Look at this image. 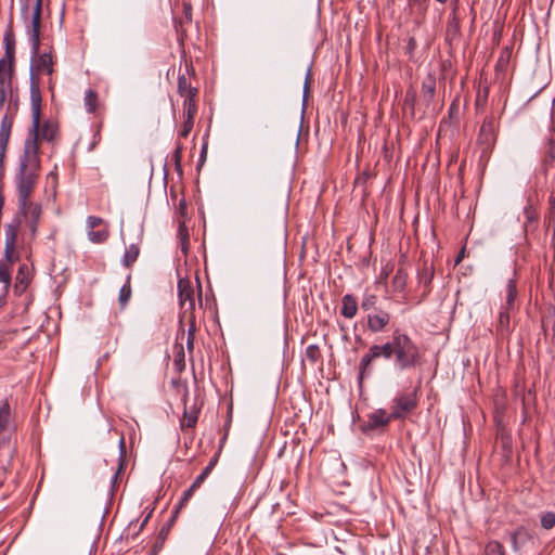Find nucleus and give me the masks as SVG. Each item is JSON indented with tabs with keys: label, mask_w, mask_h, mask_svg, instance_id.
Masks as SVG:
<instances>
[{
	"label": "nucleus",
	"mask_w": 555,
	"mask_h": 555,
	"mask_svg": "<svg viewBox=\"0 0 555 555\" xmlns=\"http://www.w3.org/2000/svg\"><path fill=\"white\" fill-rule=\"evenodd\" d=\"M163 541H164L163 539H162V541H159V540L156 541V543L152 547L151 555H157L159 550L163 547Z\"/></svg>",
	"instance_id": "51"
},
{
	"label": "nucleus",
	"mask_w": 555,
	"mask_h": 555,
	"mask_svg": "<svg viewBox=\"0 0 555 555\" xmlns=\"http://www.w3.org/2000/svg\"><path fill=\"white\" fill-rule=\"evenodd\" d=\"M185 109V113H184V116H188V117H191V118H194L196 113H197V105L194 104V105H191V106H188V107H184Z\"/></svg>",
	"instance_id": "49"
},
{
	"label": "nucleus",
	"mask_w": 555,
	"mask_h": 555,
	"mask_svg": "<svg viewBox=\"0 0 555 555\" xmlns=\"http://www.w3.org/2000/svg\"><path fill=\"white\" fill-rule=\"evenodd\" d=\"M524 215L526 218V224L538 221L539 214L533 204L530 202V199L528 201V204L524 208Z\"/></svg>",
	"instance_id": "35"
},
{
	"label": "nucleus",
	"mask_w": 555,
	"mask_h": 555,
	"mask_svg": "<svg viewBox=\"0 0 555 555\" xmlns=\"http://www.w3.org/2000/svg\"><path fill=\"white\" fill-rule=\"evenodd\" d=\"M415 101H416L415 91L408 90L406 94H405V99H404V106L406 108H410L412 113L414 112Z\"/></svg>",
	"instance_id": "42"
},
{
	"label": "nucleus",
	"mask_w": 555,
	"mask_h": 555,
	"mask_svg": "<svg viewBox=\"0 0 555 555\" xmlns=\"http://www.w3.org/2000/svg\"><path fill=\"white\" fill-rule=\"evenodd\" d=\"M178 93L180 96L191 94V93H198L197 88L192 87L189 79L185 77L184 74H179L178 76Z\"/></svg>",
	"instance_id": "25"
},
{
	"label": "nucleus",
	"mask_w": 555,
	"mask_h": 555,
	"mask_svg": "<svg viewBox=\"0 0 555 555\" xmlns=\"http://www.w3.org/2000/svg\"><path fill=\"white\" fill-rule=\"evenodd\" d=\"M103 220L100 217L90 216L87 219L88 227L93 230L94 228L99 227Z\"/></svg>",
	"instance_id": "47"
},
{
	"label": "nucleus",
	"mask_w": 555,
	"mask_h": 555,
	"mask_svg": "<svg viewBox=\"0 0 555 555\" xmlns=\"http://www.w3.org/2000/svg\"><path fill=\"white\" fill-rule=\"evenodd\" d=\"M57 135V126L53 122L47 120L42 125L39 122L38 135L36 139V147H37V160H38V170L40 169V159H39V146L38 140H46L48 142H52Z\"/></svg>",
	"instance_id": "14"
},
{
	"label": "nucleus",
	"mask_w": 555,
	"mask_h": 555,
	"mask_svg": "<svg viewBox=\"0 0 555 555\" xmlns=\"http://www.w3.org/2000/svg\"><path fill=\"white\" fill-rule=\"evenodd\" d=\"M5 152H7V147H3L2 145H0V163L3 162V158L5 156Z\"/></svg>",
	"instance_id": "62"
},
{
	"label": "nucleus",
	"mask_w": 555,
	"mask_h": 555,
	"mask_svg": "<svg viewBox=\"0 0 555 555\" xmlns=\"http://www.w3.org/2000/svg\"><path fill=\"white\" fill-rule=\"evenodd\" d=\"M406 281H408L406 271L402 268H399L396 271V273L391 280L392 291L395 293H402L405 289Z\"/></svg>",
	"instance_id": "21"
},
{
	"label": "nucleus",
	"mask_w": 555,
	"mask_h": 555,
	"mask_svg": "<svg viewBox=\"0 0 555 555\" xmlns=\"http://www.w3.org/2000/svg\"><path fill=\"white\" fill-rule=\"evenodd\" d=\"M53 57L51 53H31L30 75H29V93H30V107H31V127L28 132V138L25 140L24 145L34 143L36 145V139L39 130V118H41V90H40V75L47 74L51 76L53 74Z\"/></svg>",
	"instance_id": "3"
},
{
	"label": "nucleus",
	"mask_w": 555,
	"mask_h": 555,
	"mask_svg": "<svg viewBox=\"0 0 555 555\" xmlns=\"http://www.w3.org/2000/svg\"><path fill=\"white\" fill-rule=\"evenodd\" d=\"M390 321V314L387 311L379 310L377 313L367 315V328L372 333H380Z\"/></svg>",
	"instance_id": "15"
},
{
	"label": "nucleus",
	"mask_w": 555,
	"mask_h": 555,
	"mask_svg": "<svg viewBox=\"0 0 555 555\" xmlns=\"http://www.w3.org/2000/svg\"><path fill=\"white\" fill-rule=\"evenodd\" d=\"M198 420V411L193 408L192 410L184 409L183 418L181 420L182 428H193Z\"/></svg>",
	"instance_id": "26"
},
{
	"label": "nucleus",
	"mask_w": 555,
	"mask_h": 555,
	"mask_svg": "<svg viewBox=\"0 0 555 555\" xmlns=\"http://www.w3.org/2000/svg\"><path fill=\"white\" fill-rule=\"evenodd\" d=\"M370 178V173L367 171H364L362 175H360L357 179V183H365L366 180Z\"/></svg>",
	"instance_id": "54"
},
{
	"label": "nucleus",
	"mask_w": 555,
	"mask_h": 555,
	"mask_svg": "<svg viewBox=\"0 0 555 555\" xmlns=\"http://www.w3.org/2000/svg\"><path fill=\"white\" fill-rule=\"evenodd\" d=\"M196 489H198V487L192 483L190 488L183 492L178 505L175 507V516H177L181 508H183L186 505V503L193 496V493Z\"/></svg>",
	"instance_id": "31"
},
{
	"label": "nucleus",
	"mask_w": 555,
	"mask_h": 555,
	"mask_svg": "<svg viewBox=\"0 0 555 555\" xmlns=\"http://www.w3.org/2000/svg\"><path fill=\"white\" fill-rule=\"evenodd\" d=\"M182 145L180 143L177 144L175 151H173V154H172V158H173V162H175V166H176V170L182 175V167H181V158H182Z\"/></svg>",
	"instance_id": "39"
},
{
	"label": "nucleus",
	"mask_w": 555,
	"mask_h": 555,
	"mask_svg": "<svg viewBox=\"0 0 555 555\" xmlns=\"http://www.w3.org/2000/svg\"><path fill=\"white\" fill-rule=\"evenodd\" d=\"M417 279L418 283L424 286V296H426L431 289L430 284L434 279V267L433 264H429L427 260H424L422 266L418 268Z\"/></svg>",
	"instance_id": "16"
},
{
	"label": "nucleus",
	"mask_w": 555,
	"mask_h": 555,
	"mask_svg": "<svg viewBox=\"0 0 555 555\" xmlns=\"http://www.w3.org/2000/svg\"><path fill=\"white\" fill-rule=\"evenodd\" d=\"M459 109V106L455 102H453L451 105H450V108H449V113L450 115H452L454 113V111H457Z\"/></svg>",
	"instance_id": "63"
},
{
	"label": "nucleus",
	"mask_w": 555,
	"mask_h": 555,
	"mask_svg": "<svg viewBox=\"0 0 555 555\" xmlns=\"http://www.w3.org/2000/svg\"><path fill=\"white\" fill-rule=\"evenodd\" d=\"M417 402L416 390L398 395L392 400L390 417H393V420H404L417 406Z\"/></svg>",
	"instance_id": "6"
},
{
	"label": "nucleus",
	"mask_w": 555,
	"mask_h": 555,
	"mask_svg": "<svg viewBox=\"0 0 555 555\" xmlns=\"http://www.w3.org/2000/svg\"><path fill=\"white\" fill-rule=\"evenodd\" d=\"M319 352V348L315 345H310L306 349L307 358L312 362L317 361V353Z\"/></svg>",
	"instance_id": "44"
},
{
	"label": "nucleus",
	"mask_w": 555,
	"mask_h": 555,
	"mask_svg": "<svg viewBox=\"0 0 555 555\" xmlns=\"http://www.w3.org/2000/svg\"><path fill=\"white\" fill-rule=\"evenodd\" d=\"M196 95H197V93H191V94L183 95L182 96L184 99L183 107H188V106L196 104V101H195Z\"/></svg>",
	"instance_id": "48"
},
{
	"label": "nucleus",
	"mask_w": 555,
	"mask_h": 555,
	"mask_svg": "<svg viewBox=\"0 0 555 555\" xmlns=\"http://www.w3.org/2000/svg\"><path fill=\"white\" fill-rule=\"evenodd\" d=\"M119 449H120V461H119V465H118V468L117 470L115 472V474L113 475L112 477V488L114 489L116 483H117V480H118V477H119V474L124 470L125 468V461H124V454H125V439L124 437L120 438L119 440Z\"/></svg>",
	"instance_id": "32"
},
{
	"label": "nucleus",
	"mask_w": 555,
	"mask_h": 555,
	"mask_svg": "<svg viewBox=\"0 0 555 555\" xmlns=\"http://www.w3.org/2000/svg\"><path fill=\"white\" fill-rule=\"evenodd\" d=\"M464 248L460 251V254L457 255L456 259H455V263H460L463 259V256H464Z\"/></svg>",
	"instance_id": "64"
},
{
	"label": "nucleus",
	"mask_w": 555,
	"mask_h": 555,
	"mask_svg": "<svg viewBox=\"0 0 555 555\" xmlns=\"http://www.w3.org/2000/svg\"><path fill=\"white\" fill-rule=\"evenodd\" d=\"M98 93L96 91L89 89L85 95V107L88 113H94L98 107Z\"/></svg>",
	"instance_id": "27"
},
{
	"label": "nucleus",
	"mask_w": 555,
	"mask_h": 555,
	"mask_svg": "<svg viewBox=\"0 0 555 555\" xmlns=\"http://www.w3.org/2000/svg\"><path fill=\"white\" fill-rule=\"evenodd\" d=\"M377 296L373 293H370L367 289L364 292L362 300H361V308L364 311H367L375 307L377 302Z\"/></svg>",
	"instance_id": "34"
},
{
	"label": "nucleus",
	"mask_w": 555,
	"mask_h": 555,
	"mask_svg": "<svg viewBox=\"0 0 555 555\" xmlns=\"http://www.w3.org/2000/svg\"><path fill=\"white\" fill-rule=\"evenodd\" d=\"M217 462H218V455L216 454V455H214V456L210 459V461H209V463L207 464V466H206V467H207L209 470H211V472H212V469L215 468V466H216Z\"/></svg>",
	"instance_id": "56"
},
{
	"label": "nucleus",
	"mask_w": 555,
	"mask_h": 555,
	"mask_svg": "<svg viewBox=\"0 0 555 555\" xmlns=\"http://www.w3.org/2000/svg\"><path fill=\"white\" fill-rule=\"evenodd\" d=\"M130 279L131 276L128 275L127 282L121 286L119 291L118 301L121 308H125L131 297L132 289L130 285Z\"/></svg>",
	"instance_id": "29"
},
{
	"label": "nucleus",
	"mask_w": 555,
	"mask_h": 555,
	"mask_svg": "<svg viewBox=\"0 0 555 555\" xmlns=\"http://www.w3.org/2000/svg\"><path fill=\"white\" fill-rule=\"evenodd\" d=\"M206 155H207V144L205 143L203 146H202V150H201V154H199V159H198V165H197V168H199L205 159H206Z\"/></svg>",
	"instance_id": "50"
},
{
	"label": "nucleus",
	"mask_w": 555,
	"mask_h": 555,
	"mask_svg": "<svg viewBox=\"0 0 555 555\" xmlns=\"http://www.w3.org/2000/svg\"><path fill=\"white\" fill-rule=\"evenodd\" d=\"M89 240L93 243H103L108 237V232L106 230H90L88 233Z\"/></svg>",
	"instance_id": "37"
},
{
	"label": "nucleus",
	"mask_w": 555,
	"mask_h": 555,
	"mask_svg": "<svg viewBox=\"0 0 555 555\" xmlns=\"http://www.w3.org/2000/svg\"><path fill=\"white\" fill-rule=\"evenodd\" d=\"M178 234L182 241V250L185 251V249H186L185 244L188 241V231L183 224L179 225Z\"/></svg>",
	"instance_id": "45"
},
{
	"label": "nucleus",
	"mask_w": 555,
	"mask_h": 555,
	"mask_svg": "<svg viewBox=\"0 0 555 555\" xmlns=\"http://www.w3.org/2000/svg\"><path fill=\"white\" fill-rule=\"evenodd\" d=\"M415 47H416V40L413 37H411L408 42L409 52L411 53L415 49Z\"/></svg>",
	"instance_id": "59"
},
{
	"label": "nucleus",
	"mask_w": 555,
	"mask_h": 555,
	"mask_svg": "<svg viewBox=\"0 0 555 555\" xmlns=\"http://www.w3.org/2000/svg\"><path fill=\"white\" fill-rule=\"evenodd\" d=\"M140 255V248L137 244H130L125 251L122 257V264L127 268L131 267L138 259Z\"/></svg>",
	"instance_id": "24"
},
{
	"label": "nucleus",
	"mask_w": 555,
	"mask_h": 555,
	"mask_svg": "<svg viewBox=\"0 0 555 555\" xmlns=\"http://www.w3.org/2000/svg\"><path fill=\"white\" fill-rule=\"evenodd\" d=\"M41 13L42 0H22L21 16L26 23L33 54L40 48Z\"/></svg>",
	"instance_id": "4"
},
{
	"label": "nucleus",
	"mask_w": 555,
	"mask_h": 555,
	"mask_svg": "<svg viewBox=\"0 0 555 555\" xmlns=\"http://www.w3.org/2000/svg\"><path fill=\"white\" fill-rule=\"evenodd\" d=\"M11 262H8L5 259L4 260H0V283L2 284V292L4 294L8 293L10 286H11V281H12V275H11Z\"/></svg>",
	"instance_id": "20"
},
{
	"label": "nucleus",
	"mask_w": 555,
	"mask_h": 555,
	"mask_svg": "<svg viewBox=\"0 0 555 555\" xmlns=\"http://www.w3.org/2000/svg\"><path fill=\"white\" fill-rule=\"evenodd\" d=\"M4 56L0 61L4 62V66L14 70L15 65V36L10 26L3 34Z\"/></svg>",
	"instance_id": "10"
},
{
	"label": "nucleus",
	"mask_w": 555,
	"mask_h": 555,
	"mask_svg": "<svg viewBox=\"0 0 555 555\" xmlns=\"http://www.w3.org/2000/svg\"><path fill=\"white\" fill-rule=\"evenodd\" d=\"M178 298L181 308L188 305L189 310H193L195 307L194 289L189 279L181 278L178 281Z\"/></svg>",
	"instance_id": "9"
},
{
	"label": "nucleus",
	"mask_w": 555,
	"mask_h": 555,
	"mask_svg": "<svg viewBox=\"0 0 555 555\" xmlns=\"http://www.w3.org/2000/svg\"><path fill=\"white\" fill-rule=\"evenodd\" d=\"M193 126H194V118L184 116L183 126H182V129L179 131V135L182 138H186L190 134Z\"/></svg>",
	"instance_id": "40"
},
{
	"label": "nucleus",
	"mask_w": 555,
	"mask_h": 555,
	"mask_svg": "<svg viewBox=\"0 0 555 555\" xmlns=\"http://www.w3.org/2000/svg\"><path fill=\"white\" fill-rule=\"evenodd\" d=\"M21 224V219L15 217L4 228V259L11 263H14L20 259V254L17 251V237Z\"/></svg>",
	"instance_id": "5"
},
{
	"label": "nucleus",
	"mask_w": 555,
	"mask_h": 555,
	"mask_svg": "<svg viewBox=\"0 0 555 555\" xmlns=\"http://www.w3.org/2000/svg\"><path fill=\"white\" fill-rule=\"evenodd\" d=\"M152 512H153V511H151V512H150V513L144 517V519L142 520V522H141V525H140V530H142V529H143V527L149 522V520H150V518H151V516H152Z\"/></svg>",
	"instance_id": "61"
},
{
	"label": "nucleus",
	"mask_w": 555,
	"mask_h": 555,
	"mask_svg": "<svg viewBox=\"0 0 555 555\" xmlns=\"http://www.w3.org/2000/svg\"><path fill=\"white\" fill-rule=\"evenodd\" d=\"M184 357H185V354H184L183 347H182V345H180L179 350L175 356V366L177 367L178 371L183 370L185 366Z\"/></svg>",
	"instance_id": "41"
},
{
	"label": "nucleus",
	"mask_w": 555,
	"mask_h": 555,
	"mask_svg": "<svg viewBox=\"0 0 555 555\" xmlns=\"http://www.w3.org/2000/svg\"><path fill=\"white\" fill-rule=\"evenodd\" d=\"M548 203L551 211L555 214V192H552Z\"/></svg>",
	"instance_id": "57"
},
{
	"label": "nucleus",
	"mask_w": 555,
	"mask_h": 555,
	"mask_svg": "<svg viewBox=\"0 0 555 555\" xmlns=\"http://www.w3.org/2000/svg\"><path fill=\"white\" fill-rule=\"evenodd\" d=\"M379 358L393 360L395 367L399 371L415 369L421 365L423 353L418 345L405 333L395 330L391 339L383 345H372L359 362L358 380H362L372 374L373 362Z\"/></svg>",
	"instance_id": "1"
},
{
	"label": "nucleus",
	"mask_w": 555,
	"mask_h": 555,
	"mask_svg": "<svg viewBox=\"0 0 555 555\" xmlns=\"http://www.w3.org/2000/svg\"><path fill=\"white\" fill-rule=\"evenodd\" d=\"M517 296V287L516 282L513 279H509L506 284V299L503 308L507 310H513L515 305V299Z\"/></svg>",
	"instance_id": "23"
},
{
	"label": "nucleus",
	"mask_w": 555,
	"mask_h": 555,
	"mask_svg": "<svg viewBox=\"0 0 555 555\" xmlns=\"http://www.w3.org/2000/svg\"><path fill=\"white\" fill-rule=\"evenodd\" d=\"M392 420L390 413L387 414L384 409H377L367 415V420L362 424L361 429L363 433H369L377 428H385Z\"/></svg>",
	"instance_id": "8"
},
{
	"label": "nucleus",
	"mask_w": 555,
	"mask_h": 555,
	"mask_svg": "<svg viewBox=\"0 0 555 555\" xmlns=\"http://www.w3.org/2000/svg\"><path fill=\"white\" fill-rule=\"evenodd\" d=\"M309 78H310V70H308L307 76H306V81H305V86H304V100L306 99V96L309 92Z\"/></svg>",
	"instance_id": "55"
},
{
	"label": "nucleus",
	"mask_w": 555,
	"mask_h": 555,
	"mask_svg": "<svg viewBox=\"0 0 555 555\" xmlns=\"http://www.w3.org/2000/svg\"><path fill=\"white\" fill-rule=\"evenodd\" d=\"M38 179L37 147L34 143L24 145L23 154L20 157L18 172L16 175L17 214L21 215L29 230V242L38 234V227L42 214L41 205L30 201Z\"/></svg>",
	"instance_id": "2"
},
{
	"label": "nucleus",
	"mask_w": 555,
	"mask_h": 555,
	"mask_svg": "<svg viewBox=\"0 0 555 555\" xmlns=\"http://www.w3.org/2000/svg\"><path fill=\"white\" fill-rule=\"evenodd\" d=\"M461 36V26H460V18L457 16L456 8H453L452 13L450 15V20L447 24L446 29V37L447 40L453 41L455 39H459Z\"/></svg>",
	"instance_id": "18"
},
{
	"label": "nucleus",
	"mask_w": 555,
	"mask_h": 555,
	"mask_svg": "<svg viewBox=\"0 0 555 555\" xmlns=\"http://www.w3.org/2000/svg\"><path fill=\"white\" fill-rule=\"evenodd\" d=\"M487 98H488V91L485 90V94L482 96L480 94H478L477 100H476V105L479 106L481 104H485L487 101Z\"/></svg>",
	"instance_id": "53"
},
{
	"label": "nucleus",
	"mask_w": 555,
	"mask_h": 555,
	"mask_svg": "<svg viewBox=\"0 0 555 555\" xmlns=\"http://www.w3.org/2000/svg\"><path fill=\"white\" fill-rule=\"evenodd\" d=\"M554 160H555V144H554L553 139H548L547 146L544 152L543 159H542V163H543L545 169H547L550 166H552Z\"/></svg>",
	"instance_id": "30"
},
{
	"label": "nucleus",
	"mask_w": 555,
	"mask_h": 555,
	"mask_svg": "<svg viewBox=\"0 0 555 555\" xmlns=\"http://www.w3.org/2000/svg\"><path fill=\"white\" fill-rule=\"evenodd\" d=\"M183 9H184V15H185L186 21L191 22L192 21V8H191V5L190 4H184Z\"/></svg>",
	"instance_id": "52"
},
{
	"label": "nucleus",
	"mask_w": 555,
	"mask_h": 555,
	"mask_svg": "<svg viewBox=\"0 0 555 555\" xmlns=\"http://www.w3.org/2000/svg\"><path fill=\"white\" fill-rule=\"evenodd\" d=\"M30 281H31V268L26 263H22L18 267L17 273L15 276L14 293L16 295H22L28 287Z\"/></svg>",
	"instance_id": "13"
},
{
	"label": "nucleus",
	"mask_w": 555,
	"mask_h": 555,
	"mask_svg": "<svg viewBox=\"0 0 555 555\" xmlns=\"http://www.w3.org/2000/svg\"><path fill=\"white\" fill-rule=\"evenodd\" d=\"M541 526L550 530L555 526V513L546 512L541 516Z\"/></svg>",
	"instance_id": "38"
},
{
	"label": "nucleus",
	"mask_w": 555,
	"mask_h": 555,
	"mask_svg": "<svg viewBox=\"0 0 555 555\" xmlns=\"http://www.w3.org/2000/svg\"><path fill=\"white\" fill-rule=\"evenodd\" d=\"M176 517H177V516H175V512H173V513H172V516H171V518L169 519V521L167 522V525H166V526H164V527L160 529L159 537H158L159 539H163V540L165 539V537H166L167 532L169 531V529H170V527H171L172 522L175 521Z\"/></svg>",
	"instance_id": "46"
},
{
	"label": "nucleus",
	"mask_w": 555,
	"mask_h": 555,
	"mask_svg": "<svg viewBox=\"0 0 555 555\" xmlns=\"http://www.w3.org/2000/svg\"><path fill=\"white\" fill-rule=\"evenodd\" d=\"M13 72L4 66L3 61H0V111L7 101L8 93L11 92Z\"/></svg>",
	"instance_id": "11"
},
{
	"label": "nucleus",
	"mask_w": 555,
	"mask_h": 555,
	"mask_svg": "<svg viewBox=\"0 0 555 555\" xmlns=\"http://www.w3.org/2000/svg\"><path fill=\"white\" fill-rule=\"evenodd\" d=\"M13 126V118L9 115H4L0 122V145L8 147V143L11 135Z\"/></svg>",
	"instance_id": "19"
},
{
	"label": "nucleus",
	"mask_w": 555,
	"mask_h": 555,
	"mask_svg": "<svg viewBox=\"0 0 555 555\" xmlns=\"http://www.w3.org/2000/svg\"><path fill=\"white\" fill-rule=\"evenodd\" d=\"M194 337L195 338V323L194 320L191 321V324L188 330V337Z\"/></svg>",
	"instance_id": "58"
},
{
	"label": "nucleus",
	"mask_w": 555,
	"mask_h": 555,
	"mask_svg": "<svg viewBox=\"0 0 555 555\" xmlns=\"http://www.w3.org/2000/svg\"><path fill=\"white\" fill-rule=\"evenodd\" d=\"M496 141V124L493 116H487L479 130L477 142L482 149V153L492 150Z\"/></svg>",
	"instance_id": "7"
},
{
	"label": "nucleus",
	"mask_w": 555,
	"mask_h": 555,
	"mask_svg": "<svg viewBox=\"0 0 555 555\" xmlns=\"http://www.w3.org/2000/svg\"><path fill=\"white\" fill-rule=\"evenodd\" d=\"M211 470H209L207 467H205L202 473L196 477V479L193 481L195 486L198 488L203 485V482L206 480V478L209 476Z\"/></svg>",
	"instance_id": "43"
},
{
	"label": "nucleus",
	"mask_w": 555,
	"mask_h": 555,
	"mask_svg": "<svg viewBox=\"0 0 555 555\" xmlns=\"http://www.w3.org/2000/svg\"><path fill=\"white\" fill-rule=\"evenodd\" d=\"M358 302L357 298L351 294H346L341 298L340 314L346 319H352L357 315Z\"/></svg>",
	"instance_id": "17"
},
{
	"label": "nucleus",
	"mask_w": 555,
	"mask_h": 555,
	"mask_svg": "<svg viewBox=\"0 0 555 555\" xmlns=\"http://www.w3.org/2000/svg\"><path fill=\"white\" fill-rule=\"evenodd\" d=\"M509 311L506 308L502 307V310L499 313V320H498V330L505 331L508 330L509 326Z\"/></svg>",
	"instance_id": "36"
},
{
	"label": "nucleus",
	"mask_w": 555,
	"mask_h": 555,
	"mask_svg": "<svg viewBox=\"0 0 555 555\" xmlns=\"http://www.w3.org/2000/svg\"><path fill=\"white\" fill-rule=\"evenodd\" d=\"M486 555H505V548L499 541H489L485 548Z\"/></svg>",
	"instance_id": "33"
},
{
	"label": "nucleus",
	"mask_w": 555,
	"mask_h": 555,
	"mask_svg": "<svg viewBox=\"0 0 555 555\" xmlns=\"http://www.w3.org/2000/svg\"><path fill=\"white\" fill-rule=\"evenodd\" d=\"M10 404L4 401L0 404V435L8 428L10 421Z\"/></svg>",
	"instance_id": "28"
},
{
	"label": "nucleus",
	"mask_w": 555,
	"mask_h": 555,
	"mask_svg": "<svg viewBox=\"0 0 555 555\" xmlns=\"http://www.w3.org/2000/svg\"><path fill=\"white\" fill-rule=\"evenodd\" d=\"M436 76L434 73L429 72L422 82V101L426 109H428L434 102L436 95Z\"/></svg>",
	"instance_id": "12"
},
{
	"label": "nucleus",
	"mask_w": 555,
	"mask_h": 555,
	"mask_svg": "<svg viewBox=\"0 0 555 555\" xmlns=\"http://www.w3.org/2000/svg\"><path fill=\"white\" fill-rule=\"evenodd\" d=\"M528 538L525 528L520 527L511 533V544L514 552H518Z\"/></svg>",
	"instance_id": "22"
},
{
	"label": "nucleus",
	"mask_w": 555,
	"mask_h": 555,
	"mask_svg": "<svg viewBox=\"0 0 555 555\" xmlns=\"http://www.w3.org/2000/svg\"><path fill=\"white\" fill-rule=\"evenodd\" d=\"M194 339L195 338L193 336L186 338V348L189 351H193L194 349Z\"/></svg>",
	"instance_id": "60"
}]
</instances>
